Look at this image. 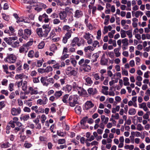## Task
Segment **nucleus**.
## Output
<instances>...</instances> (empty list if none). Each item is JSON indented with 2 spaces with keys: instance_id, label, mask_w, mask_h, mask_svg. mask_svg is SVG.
Listing matches in <instances>:
<instances>
[{
  "instance_id": "nucleus-7",
  "label": "nucleus",
  "mask_w": 150,
  "mask_h": 150,
  "mask_svg": "<svg viewBox=\"0 0 150 150\" xmlns=\"http://www.w3.org/2000/svg\"><path fill=\"white\" fill-rule=\"evenodd\" d=\"M31 34V31L30 29L27 28L24 30V35L22 38L24 39H27Z\"/></svg>"
},
{
  "instance_id": "nucleus-44",
  "label": "nucleus",
  "mask_w": 150,
  "mask_h": 150,
  "mask_svg": "<svg viewBox=\"0 0 150 150\" xmlns=\"http://www.w3.org/2000/svg\"><path fill=\"white\" fill-rule=\"evenodd\" d=\"M44 109L43 108L39 107L37 110H35V112L37 114H39L40 113L44 112Z\"/></svg>"
},
{
  "instance_id": "nucleus-15",
  "label": "nucleus",
  "mask_w": 150,
  "mask_h": 150,
  "mask_svg": "<svg viewBox=\"0 0 150 150\" xmlns=\"http://www.w3.org/2000/svg\"><path fill=\"white\" fill-rule=\"evenodd\" d=\"M139 108H143L145 111H146L148 110L146 106V103L145 102L139 104Z\"/></svg>"
},
{
  "instance_id": "nucleus-1",
  "label": "nucleus",
  "mask_w": 150,
  "mask_h": 150,
  "mask_svg": "<svg viewBox=\"0 0 150 150\" xmlns=\"http://www.w3.org/2000/svg\"><path fill=\"white\" fill-rule=\"evenodd\" d=\"M42 28H38L36 32L39 36L41 37L46 38L47 37L50 31L51 28L48 25H44Z\"/></svg>"
},
{
  "instance_id": "nucleus-62",
  "label": "nucleus",
  "mask_w": 150,
  "mask_h": 150,
  "mask_svg": "<svg viewBox=\"0 0 150 150\" xmlns=\"http://www.w3.org/2000/svg\"><path fill=\"white\" fill-rule=\"evenodd\" d=\"M45 45V43L43 42H41L38 45V48L39 49L43 48Z\"/></svg>"
},
{
  "instance_id": "nucleus-13",
  "label": "nucleus",
  "mask_w": 150,
  "mask_h": 150,
  "mask_svg": "<svg viewBox=\"0 0 150 150\" xmlns=\"http://www.w3.org/2000/svg\"><path fill=\"white\" fill-rule=\"evenodd\" d=\"M88 91L89 94L92 95H94L97 92L96 88H89L88 90Z\"/></svg>"
},
{
  "instance_id": "nucleus-60",
  "label": "nucleus",
  "mask_w": 150,
  "mask_h": 150,
  "mask_svg": "<svg viewBox=\"0 0 150 150\" xmlns=\"http://www.w3.org/2000/svg\"><path fill=\"white\" fill-rule=\"evenodd\" d=\"M69 95L68 94H66L64 96L62 99V100L64 103H67V99L68 98Z\"/></svg>"
},
{
  "instance_id": "nucleus-38",
  "label": "nucleus",
  "mask_w": 150,
  "mask_h": 150,
  "mask_svg": "<svg viewBox=\"0 0 150 150\" xmlns=\"http://www.w3.org/2000/svg\"><path fill=\"white\" fill-rule=\"evenodd\" d=\"M30 117L28 115H24L23 117H20L21 120H23L24 121H27L29 119Z\"/></svg>"
},
{
  "instance_id": "nucleus-37",
  "label": "nucleus",
  "mask_w": 150,
  "mask_h": 150,
  "mask_svg": "<svg viewBox=\"0 0 150 150\" xmlns=\"http://www.w3.org/2000/svg\"><path fill=\"white\" fill-rule=\"evenodd\" d=\"M128 40L126 38L123 39L122 40V45H125L126 46H128L129 45L128 42Z\"/></svg>"
},
{
  "instance_id": "nucleus-49",
  "label": "nucleus",
  "mask_w": 150,
  "mask_h": 150,
  "mask_svg": "<svg viewBox=\"0 0 150 150\" xmlns=\"http://www.w3.org/2000/svg\"><path fill=\"white\" fill-rule=\"evenodd\" d=\"M57 134L59 136L62 137H64L66 135V133L63 132H62L60 131H57Z\"/></svg>"
},
{
  "instance_id": "nucleus-64",
  "label": "nucleus",
  "mask_w": 150,
  "mask_h": 150,
  "mask_svg": "<svg viewBox=\"0 0 150 150\" xmlns=\"http://www.w3.org/2000/svg\"><path fill=\"white\" fill-rule=\"evenodd\" d=\"M37 6H39L40 7V8H41L42 9V8H45L47 7L46 5L42 3H39L37 5Z\"/></svg>"
},
{
  "instance_id": "nucleus-27",
  "label": "nucleus",
  "mask_w": 150,
  "mask_h": 150,
  "mask_svg": "<svg viewBox=\"0 0 150 150\" xmlns=\"http://www.w3.org/2000/svg\"><path fill=\"white\" fill-rule=\"evenodd\" d=\"M98 57V55L96 53L93 54L92 56V59L91 62H94L97 61V59Z\"/></svg>"
},
{
  "instance_id": "nucleus-43",
  "label": "nucleus",
  "mask_w": 150,
  "mask_h": 150,
  "mask_svg": "<svg viewBox=\"0 0 150 150\" xmlns=\"http://www.w3.org/2000/svg\"><path fill=\"white\" fill-rule=\"evenodd\" d=\"M85 80L86 82L88 84H91L93 83V81L89 77H87L85 78Z\"/></svg>"
},
{
  "instance_id": "nucleus-33",
  "label": "nucleus",
  "mask_w": 150,
  "mask_h": 150,
  "mask_svg": "<svg viewBox=\"0 0 150 150\" xmlns=\"http://www.w3.org/2000/svg\"><path fill=\"white\" fill-rule=\"evenodd\" d=\"M88 117H85L83 118L80 121V124L83 125H85L86 122L87 120Z\"/></svg>"
},
{
  "instance_id": "nucleus-57",
  "label": "nucleus",
  "mask_w": 150,
  "mask_h": 150,
  "mask_svg": "<svg viewBox=\"0 0 150 150\" xmlns=\"http://www.w3.org/2000/svg\"><path fill=\"white\" fill-rule=\"evenodd\" d=\"M32 144L30 143H28L27 141H25L24 144V146L26 148H28L32 146Z\"/></svg>"
},
{
  "instance_id": "nucleus-30",
  "label": "nucleus",
  "mask_w": 150,
  "mask_h": 150,
  "mask_svg": "<svg viewBox=\"0 0 150 150\" xmlns=\"http://www.w3.org/2000/svg\"><path fill=\"white\" fill-rule=\"evenodd\" d=\"M120 107L119 105H117L115 108H112V112L113 113H115L116 112L119 110Z\"/></svg>"
},
{
  "instance_id": "nucleus-50",
  "label": "nucleus",
  "mask_w": 150,
  "mask_h": 150,
  "mask_svg": "<svg viewBox=\"0 0 150 150\" xmlns=\"http://www.w3.org/2000/svg\"><path fill=\"white\" fill-rule=\"evenodd\" d=\"M2 67L4 70V71L6 74H8L10 73L8 71V66L7 65H3L2 66Z\"/></svg>"
},
{
  "instance_id": "nucleus-42",
  "label": "nucleus",
  "mask_w": 150,
  "mask_h": 150,
  "mask_svg": "<svg viewBox=\"0 0 150 150\" xmlns=\"http://www.w3.org/2000/svg\"><path fill=\"white\" fill-rule=\"evenodd\" d=\"M92 76L96 80L100 79V77L98 73H93L92 74Z\"/></svg>"
},
{
  "instance_id": "nucleus-21",
  "label": "nucleus",
  "mask_w": 150,
  "mask_h": 150,
  "mask_svg": "<svg viewBox=\"0 0 150 150\" xmlns=\"http://www.w3.org/2000/svg\"><path fill=\"white\" fill-rule=\"evenodd\" d=\"M120 49L118 48H116L114 50V52L116 57H118L121 55V53L119 52Z\"/></svg>"
},
{
  "instance_id": "nucleus-23",
  "label": "nucleus",
  "mask_w": 150,
  "mask_h": 150,
  "mask_svg": "<svg viewBox=\"0 0 150 150\" xmlns=\"http://www.w3.org/2000/svg\"><path fill=\"white\" fill-rule=\"evenodd\" d=\"M129 79L127 77H124L123 78V81L124 82V85L125 86H129L130 83L129 82Z\"/></svg>"
},
{
  "instance_id": "nucleus-36",
  "label": "nucleus",
  "mask_w": 150,
  "mask_h": 150,
  "mask_svg": "<svg viewBox=\"0 0 150 150\" xmlns=\"http://www.w3.org/2000/svg\"><path fill=\"white\" fill-rule=\"evenodd\" d=\"M34 51L33 50H31L29 51L28 54V57L31 58H33L34 57Z\"/></svg>"
},
{
  "instance_id": "nucleus-12",
  "label": "nucleus",
  "mask_w": 150,
  "mask_h": 150,
  "mask_svg": "<svg viewBox=\"0 0 150 150\" xmlns=\"http://www.w3.org/2000/svg\"><path fill=\"white\" fill-rule=\"evenodd\" d=\"M73 98V101L70 102H69L70 105L71 107H74L76 104L79 103V102L77 101V98L76 96H74Z\"/></svg>"
},
{
  "instance_id": "nucleus-4",
  "label": "nucleus",
  "mask_w": 150,
  "mask_h": 150,
  "mask_svg": "<svg viewBox=\"0 0 150 150\" xmlns=\"http://www.w3.org/2000/svg\"><path fill=\"white\" fill-rule=\"evenodd\" d=\"M91 37L93 38V36L91 34L88 33H85L83 37L87 40V42L88 44H91L92 42L93 39L91 38Z\"/></svg>"
},
{
  "instance_id": "nucleus-26",
  "label": "nucleus",
  "mask_w": 150,
  "mask_h": 150,
  "mask_svg": "<svg viewBox=\"0 0 150 150\" xmlns=\"http://www.w3.org/2000/svg\"><path fill=\"white\" fill-rule=\"evenodd\" d=\"M40 81L42 83L44 86H47L48 85L49 83L46 82L45 78V77L42 76L41 77Z\"/></svg>"
},
{
  "instance_id": "nucleus-40",
  "label": "nucleus",
  "mask_w": 150,
  "mask_h": 150,
  "mask_svg": "<svg viewBox=\"0 0 150 150\" xmlns=\"http://www.w3.org/2000/svg\"><path fill=\"white\" fill-rule=\"evenodd\" d=\"M50 49L51 51L54 52L57 50V47L55 44H53L51 47Z\"/></svg>"
},
{
  "instance_id": "nucleus-17",
  "label": "nucleus",
  "mask_w": 150,
  "mask_h": 150,
  "mask_svg": "<svg viewBox=\"0 0 150 150\" xmlns=\"http://www.w3.org/2000/svg\"><path fill=\"white\" fill-rule=\"evenodd\" d=\"M45 98L44 101L40 99L38 100L37 101V104L43 105L46 104L47 100L46 97H45Z\"/></svg>"
},
{
  "instance_id": "nucleus-24",
  "label": "nucleus",
  "mask_w": 150,
  "mask_h": 150,
  "mask_svg": "<svg viewBox=\"0 0 150 150\" xmlns=\"http://www.w3.org/2000/svg\"><path fill=\"white\" fill-rule=\"evenodd\" d=\"M75 110L76 113L80 114L81 111V107L79 105L76 106L75 108Z\"/></svg>"
},
{
  "instance_id": "nucleus-59",
  "label": "nucleus",
  "mask_w": 150,
  "mask_h": 150,
  "mask_svg": "<svg viewBox=\"0 0 150 150\" xmlns=\"http://www.w3.org/2000/svg\"><path fill=\"white\" fill-rule=\"evenodd\" d=\"M27 86L26 82L24 81L23 83V85L22 86V89L24 91L26 90L27 89Z\"/></svg>"
},
{
  "instance_id": "nucleus-28",
  "label": "nucleus",
  "mask_w": 150,
  "mask_h": 150,
  "mask_svg": "<svg viewBox=\"0 0 150 150\" xmlns=\"http://www.w3.org/2000/svg\"><path fill=\"white\" fill-rule=\"evenodd\" d=\"M25 46H23V45L22 46H21L19 49V52L21 53H24L25 52H27V50H26L25 49Z\"/></svg>"
},
{
  "instance_id": "nucleus-32",
  "label": "nucleus",
  "mask_w": 150,
  "mask_h": 150,
  "mask_svg": "<svg viewBox=\"0 0 150 150\" xmlns=\"http://www.w3.org/2000/svg\"><path fill=\"white\" fill-rule=\"evenodd\" d=\"M134 147L133 145H126L124 146V148L126 149H129V150H132L134 149Z\"/></svg>"
},
{
  "instance_id": "nucleus-31",
  "label": "nucleus",
  "mask_w": 150,
  "mask_h": 150,
  "mask_svg": "<svg viewBox=\"0 0 150 150\" xmlns=\"http://www.w3.org/2000/svg\"><path fill=\"white\" fill-rule=\"evenodd\" d=\"M126 31L121 29L120 30V33L121 37L122 38H124L126 37Z\"/></svg>"
},
{
  "instance_id": "nucleus-55",
  "label": "nucleus",
  "mask_w": 150,
  "mask_h": 150,
  "mask_svg": "<svg viewBox=\"0 0 150 150\" xmlns=\"http://www.w3.org/2000/svg\"><path fill=\"white\" fill-rule=\"evenodd\" d=\"M97 36L96 38L98 40H99L100 39V37L101 35V32L100 30H98L97 33Z\"/></svg>"
},
{
  "instance_id": "nucleus-9",
  "label": "nucleus",
  "mask_w": 150,
  "mask_h": 150,
  "mask_svg": "<svg viewBox=\"0 0 150 150\" xmlns=\"http://www.w3.org/2000/svg\"><path fill=\"white\" fill-rule=\"evenodd\" d=\"M94 104L91 101H87L85 104V108L86 110H88L89 109L93 107Z\"/></svg>"
},
{
  "instance_id": "nucleus-47",
  "label": "nucleus",
  "mask_w": 150,
  "mask_h": 150,
  "mask_svg": "<svg viewBox=\"0 0 150 150\" xmlns=\"http://www.w3.org/2000/svg\"><path fill=\"white\" fill-rule=\"evenodd\" d=\"M144 127L142 126V125L140 124H138L137 126V130L141 131L144 129Z\"/></svg>"
},
{
  "instance_id": "nucleus-3",
  "label": "nucleus",
  "mask_w": 150,
  "mask_h": 150,
  "mask_svg": "<svg viewBox=\"0 0 150 150\" xmlns=\"http://www.w3.org/2000/svg\"><path fill=\"white\" fill-rule=\"evenodd\" d=\"M65 72L67 75L69 76H75L77 73V71L71 67H68L65 70Z\"/></svg>"
},
{
  "instance_id": "nucleus-22",
  "label": "nucleus",
  "mask_w": 150,
  "mask_h": 150,
  "mask_svg": "<svg viewBox=\"0 0 150 150\" xmlns=\"http://www.w3.org/2000/svg\"><path fill=\"white\" fill-rule=\"evenodd\" d=\"M2 18L4 20L8 21L9 20L10 18L9 15H6L5 13H2Z\"/></svg>"
},
{
  "instance_id": "nucleus-41",
  "label": "nucleus",
  "mask_w": 150,
  "mask_h": 150,
  "mask_svg": "<svg viewBox=\"0 0 150 150\" xmlns=\"http://www.w3.org/2000/svg\"><path fill=\"white\" fill-rule=\"evenodd\" d=\"M72 33V32L71 30H70L69 31L67 32L65 34L64 36L69 39L71 37Z\"/></svg>"
},
{
  "instance_id": "nucleus-53",
  "label": "nucleus",
  "mask_w": 150,
  "mask_h": 150,
  "mask_svg": "<svg viewBox=\"0 0 150 150\" xmlns=\"http://www.w3.org/2000/svg\"><path fill=\"white\" fill-rule=\"evenodd\" d=\"M66 139H59L58 140V143L59 144H63L66 143Z\"/></svg>"
},
{
  "instance_id": "nucleus-56",
  "label": "nucleus",
  "mask_w": 150,
  "mask_h": 150,
  "mask_svg": "<svg viewBox=\"0 0 150 150\" xmlns=\"http://www.w3.org/2000/svg\"><path fill=\"white\" fill-rule=\"evenodd\" d=\"M41 122L43 124L47 119L45 115L43 114L41 115Z\"/></svg>"
},
{
  "instance_id": "nucleus-20",
  "label": "nucleus",
  "mask_w": 150,
  "mask_h": 150,
  "mask_svg": "<svg viewBox=\"0 0 150 150\" xmlns=\"http://www.w3.org/2000/svg\"><path fill=\"white\" fill-rule=\"evenodd\" d=\"M25 77H27V76L24 74L23 73H22L19 74H17L15 76V79H22L23 78H25Z\"/></svg>"
},
{
  "instance_id": "nucleus-14",
  "label": "nucleus",
  "mask_w": 150,
  "mask_h": 150,
  "mask_svg": "<svg viewBox=\"0 0 150 150\" xmlns=\"http://www.w3.org/2000/svg\"><path fill=\"white\" fill-rule=\"evenodd\" d=\"M73 88H76L78 91V93L80 95H82L83 93H85L86 92V91L84 90L81 87H73Z\"/></svg>"
},
{
  "instance_id": "nucleus-2",
  "label": "nucleus",
  "mask_w": 150,
  "mask_h": 150,
  "mask_svg": "<svg viewBox=\"0 0 150 150\" xmlns=\"http://www.w3.org/2000/svg\"><path fill=\"white\" fill-rule=\"evenodd\" d=\"M16 56L13 54L8 55L5 59V61L10 63H14L16 61Z\"/></svg>"
},
{
  "instance_id": "nucleus-10",
  "label": "nucleus",
  "mask_w": 150,
  "mask_h": 150,
  "mask_svg": "<svg viewBox=\"0 0 150 150\" xmlns=\"http://www.w3.org/2000/svg\"><path fill=\"white\" fill-rule=\"evenodd\" d=\"M83 16V12L80 10H77L75 12L74 17L76 18H80Z\"/></svg>"
},
{
  "instance_id": "nucleus-29",
  "label": "nucleus",
  "mask_w": 150,
  "mask_h": 150,
  "mask_svg": "<svg viewBox=\"0 0 150 150\" xmlns=\"http://www.w3.org/2000/svg\"><path fill=\"white\" fill-rule=\"evenodd\" d=\"M108 60L104 58H102L100 60V64L102 65H107Z\"/></svg>"
},
{
  "instance_id": "nucleus-11",
  "label": "nucleus",
  "mask_w": 150,
  "mask_h": 150,
  "mask_svg": "<svg viewBox=\"0 0 150 150\" xmlns=\"http://www.w3.org/2000/svg\"><path fill=\"white\" fill-rule=\"evenodd\" d=\"M79 39L78 37H76L74 38L71 41V45L72 47H75L79 42Z\"/></svg>"
},
{
  "instance_id": "nucleus-5",
  "label": "nucleus",
  "mask_w": 150,
  "mask_h": 150,
  "mask_svg": "<svg viewBox=\"0 0 150 150\" xmlns=\"http://www.w3.org/2000/svg\"><path fill=\"white\" fill-rule=\"evenodd\" d=\"M26 93L27 94L30 93L31 95H32L37 94L38 92L36 88H34L32 87H29L28 88V90L26 91Z\"/></svg>"
},
{
  "instance_id": "nucleus-35",
  "label": "nucleus",
  "mask_w": 150,
  "mask_h": 150,
  "mask_svg": "<svg viewBox=\"0 0 150 150\" xmlns=\"http://www.w3.org/2000/svg\"><path fill=\"white\" fill-rule=\"evenodd\" d=\"M136 113V111L134 108H131L129 109L128 111L129 114L131 115H133L135 114Z\"/></svg>"
},
{
  "instance_id": "nucleus-6",
  "label": "nucleus",
  "mask_w": 150,
  "mask_h": 150,
  "mask_svg": "<svg viewBox=\"0 0 150 150\" xmlns=\"http://www.w3.org/2000/svg\"><path fill=\"white\" fill-rule=\"evenodd\" d=\"M21 112V108L18 107L17 108H12L11 110V114L13 115L16 116L19 114Z\"/></svg>"
},
{
  "instance_id": "nucleus-39",
  "label": "nucleus",
  "mask_w": 150,
  "mask_h": 150,
  "mask_svg": "<svg viewBox=\"0 0 150 150\" xmlns=\"http://www.w3.org/2000/svg\"><path fill=\"white\" fill-rule=\"evenodd\" d=\"M115 30H112L110 32L108 33V36L109 37L111 38H113L114 37V34L115 33Z\"/></svg>"
},
{
  "instance_id": "nucleus-61",
  "label": "nucleus",
  "mask_w": 150,
  "mask_h": 150,
  "mask_svg": "<svg viewBox=\"0 0 150 150\" xmlns=\"http://www.w3.org/2000/svg\"><path fill=\"white\" fill-rule=\"evenodd\" d=\"M92 45L94 47H96L97 45H99V42L97 40H95L93 42L92 41Z\"/></svg>"
},
{
  "instance_id": "nucleus-52",
  "label": "nucleus",
  "mask_w": 150,
  "mask_h": 150,
  "mask_svg": "<svg viewBox=\"0 0 150 150\" xmlns=\"http://www.w3.org/2000/svg\"><path fill=\"white\" fill-rule=\"evenodd\" d=\"M33 40L30 41L28 42L26 44H23V46L26 47H28L32 45L33 44Z\"/></svg>"
},
{
  "instance_id": "nucleus-48",
  "label": "nucleus",
  "mask_w": 150,
  "mask_h": 150,
  "mask_svg": "<svg viewBox=\"0 0 150 150\" xmlns=\"http://www.w3.org/2000/svg\"><path fill=\"white\" fill-rule=\"evenodd\" d=\"M53 69L52 67L50 66L47 67L46 69H45V72L48 73L52 71Z\"/></svg>"
},
{
  "instance_id": "nucleus-63",
  "label": "nucleus",
  "mask_w": 150,
  "mask_h": 150,
  "mask_svg": "<svg viewBox=\"0 0 150 150\" xmlns=\"http://www.w3.org/2000/svg\"><path fill=\"white\" fill-rule=\"evenodd\" d=\"M23 21L25 23H29L30 22V19L27 17H23Z\"/></svg>"
},
{
  "instance_id": "nucleus-45",
  "label": "nucleus",
  "mask_w": 150,
  "mask_h": 150,
  "mask_svg": "<svg viewBox=\"0 0 150 150\" xmlns=\"http://www.w3.org/2000/svg\"><path fill=\"white\" fill-rule=\"evenodd\" d=\"M110 19V16L109 15H107L105 16V19L104 24L105 25H108L109 23V20Z\"/></svg>"
},
{
  "instance_id": "nucleus-25",
  "label": "nucleus",
  "mask_w": 150,
  "mask_h": 150,
  "mask_svg": "<svg viewBox=\"0 0 150 150\" xmlns=\"http://www.w3.org/2000/svg\"><path fill=\"white\" fill-rule=\"evenodd\" d=\"M19 42L18 40L11 42V46L14 48L18 47L19 46Z\"/></svg>"
},
{
  "instance_id": "nucleus-58",
  "label": "nucleus",
  "mask_w": 150,
  "mask_h": 150,
  "mask_svg": "<svg viewBox=\"0 0 150 150\" xmlns=\"http://www.w3.org/2000/svg\"><path fill=\"white\" fill-rule=\"evenodd\" d=\"M126 34L128 36L129 38H131L132 37V31L130 30L126 31Z\"/></svg>"
},
{
  "instance_id": "nucleus-16",
  "label": "nucleus",
  "mask_w": 150,
  "mask_h": 150,
  "mask_svg": "<svg viewBox=\"0 0 150 150\" xmlns=\"http://www.w3.org/2000/svg\"><path fill=\"white\" fill-rule=\"evenodd\" d=\"M102 89L101 92L104 94L107 95H108V87L106 86H102Z\"/></svg>"
},
{
  "instance_id": "nucleus-19",
  "label": "nucleus",
  "mask_w": 150,
  "mask_h": 150,
  "mask_svg": "<svg viewBox=\"0 0 150 150\" xmlns=\"http://www.w3.org/2000/svg\"><path fill=\"white\" fill-rule=\"evenodd\" d=\"M62 92L61 91H56L55 92L54 95L56 99H57L62 96Z\"/></svg>"
},
{
  "instance_id": "nucleus-51",
  "label": "nucleus",
  "mask_w": 150,
  "mask_h": 150,
  "mask_svg": "<svg viewBox=\"0 0 150 150\" xmlns=\"http://www.w3.org/2000/svg\"><path fill=\"white\" fill-rule=\"evenodd\" d=\"M83 70L85 71L88 72L91 69V67L89 65L86 66L84 67H83Z\"/></svg>"
},
{
  "instance_id": "nucleus-18",
  "label": "nucleus",
  "mask_w": 150,
  "mask_h": 150,
  "mask_svg": "<svg viewBox=\"0 0 150 150\" xmlns=\"http://www.w3.org/2000/svg\"><path fill=\"white\" fill-rule=\"evenodd\" d=\"M101 119L103 122L105 124L107 123L109 120L108 117H106L104 115H101Z\"/></svg>"
},
{
  "instance_id": "nucleus-34",
  "label": "nucleus",
  "mask_w": 150,
  "mask_h": 150,
  "mask_svg": "<svg viewBox=\"0 0 150 150\" xmlns=\"http://www.w3.org/2000/svg\"><path fill=\"white\" fill-rule=\"evenodd\" d=\"M143 13L139 11H136L135 13V16L136 18H138L139 16H142L143 15Z\"/></svg>"
},
{
  "instance_id": "nucleus-54",
  "label": "nucleus",
  "mask_w": 150,
  "mask_h": 150,
  "mask_svg": "<svg viewBox=\"0 0 150 150\" xmlns=\"http://www.w3.org/2000/svg\"><path fill=\"white\" fill-rule=\"evenodd\" d=\"M26 93H22L20 94V97L22 99H25L28 98V96L26 95Z\"/></svg>"
},
{
  "instance_id": "nucleus-46",
  "label": "nucleus",
  "mask_w": 150,
  "mask_h": 150,
  "mask_svg": "<svg viewBox=\"0 0 150 150\" xmlns=\"http://www.w3.org/2000/svg\"><path fill=\"white\" fill-rule=\"evenodd\" d=\"M70 27L68 25H65L63 26L62 28V30L64 31H67L69 32L70 31Z\"/></svg>"
},
{
  "instance_id": "nucleus-8",
  "label": "nucleus",
  "mask_w": 150,
  "mask_h": 150,
  "mask_svg": "<svg viewBox=\"0 0 150 150\" xmlns=\"http://www.w3.org/2000/svg\"><path fill=\"white\" fill-rule=\"evenodd\" d=\"M59 15L60 19L64 20V22H66L67 20L66 19H65L67 16V14L66 11H61Z\"/></svg>"
}]
</instances>
